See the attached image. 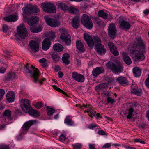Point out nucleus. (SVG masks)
Segmentation results:
<instances>
[{"label":"nucleus","mask_w":149,"mask_h":149,"mask_svg":"<svg viewBox=\"0 0 149 149\" xmlns=\"http://www.w3.org/2000/svg\"><path fill=\"white\" fill-rule=\"evenodd\" d=\"M84 37L88 46L93 47L95 45V48L97 53L101 55L105 54L106 50L104 46L101 43V40L98 36H94L92 38L89 34L85 33L84 34Z\"/></svg>","instance_id":"obj_1"},{"label":"nucleus","mask_w":149,"mask_h":149,"mask_svg":"<svg viewBox=\"0 0 149 149\" xmlns=\"http://www.w3.org/2000/svg\"><path fill=\"white\" fill-rule=\"evenodd\" d=\"M145 47L146 45L142 39L140 37L137 38L133 45L134 50L132 51L135 60L141 61L144 59L143 53L145 52Z\"/></svg>","instance_id":"obj_2"},{"label":"nucleus","mask_w":149,"mask_h":149,"mask_svg":"<svg viewBox=\"0 0 149 149\" xmlns=\"http://www.w3.org/2000/svg\"><path fill=\"white\" fill-rule=\"evenodd\" d=\"M24 67L25 71L27 73L30 74V77L33 79V81L34 82L36 83L37 81H39V83L42 84V82L45 81V78H43L41 80H39L38 78L39 76V71L38 69L36 68L33 65H31L28 63Z\"/></svg>","instance_id":"obj_3"},{"label":"nucleus","mask_w":149,"mask_h":149,"mask_svg":"<svg viewBox=\"0 0 149 149\" xmlns=\"http://www.w3.org/2000/svg\"><path fill=\"white\" fill-rule=\"evenodd\" d=\"M20 104L22 110L27 112L28 113L33 117H37L39 116L38 111L33 109L31 107L29 101L26 99L22 100L20 102Z\"/></svg>","instance_id":"obj_4"},{"label":"nucleus","mask_w":149,"mask_h":149,"mask_svg":"<svg viewBox=\"0 0 149 149\" xmlns=\"http://www.w3.org/2000/svg\"><path fill=\"white\" fill-rule=\"evenodd\" d=\"M59 31L61 33L60 38L65 42L66 45H70L71 40V37L68 34L67 30L65 28H62L59 29Z\"/></svg>","instance_id":"obj_5"},{"label":"nucleus","mask_w":149,"mask_h":149,"mask_svg":"<svg viewBox=\"0 0 149 149\" xmlns=\"http://www.w3.org/2000/svg\"><path fill=\"white\" fill-rule=\"evenodd\" d=\"M106 66L108 69L111 70L115 73L121 72L123 70V68L120 64L116 65L111 61H109L106 64Z\"/></svg>","instance_id":"obj_6"},{"label":"nucleus","mask_w":149,"mask_h":149,"mask_svg":"<svg viewBox=\"0 0 149 149\" xmlns=\"http://www.w3.org/2000/svg\"><path fill=\"white\" fill-rule=\"evenodd\" d=\"M81 22L84 26L87 29H91L93 26L91 18L87 15L84 14L81 18Z\"/></svg>","instance_id":"obj_7"},{"label":"nucleus","mask_w":149,"mask_h":149,"mask_svg":"<svg viewBox=\"0 0 149 149\" xmlns=\"http://www.w3.org/2000/svg\"><path fill=\"white\" fill-rule=\"evenodd\" d=\"M41 6L45 12L51 13L56 12V8L53 4L49 2L44 3L41 4Z\"/></svg>","instance_id":"obj_8"},{"label":"nucleus","mask_w":149,"mask_h":149,"mask_svg":"<svg viewBox=\"0 0 149 149\" xmlns=\"http://www.w3.org/2000/svg\"><path fill=\"white\" fill-rule=\"evenodd\" d=\"M17 35L22 39H24L28 35L27 31L23 24H20L17 27Z\"/></svg>","instance_id":"obj_9"},{"label":"nucleus","mask_w":149,"mask_h":149,"mask_svg":"<svg viewBox=\"0 0 149 149\" xmlns=\"http://www.w3.org/2000/svg\"><path fill=\"white\" fill-rule=\"evenodd\" d=\"M23 12L26 14L37 13L39 12V9L36 6H33L30 5H27L25 8L22 9Z\"/></svg>","instance_id":"obj_10"},{"label":"nucleus","mask_w":149,"mask_h":149,"mask_svg":"<svg viewBox=\"0 0 149 149\" xmlns=\"http://www.w3.org/2000/svg\"><path fill=\"white\" fill-rule=\"evenodd\" d=\"M136 104L132 103L125 111L124 114L126 116L127 119H131L134 116V109L135 108Z\"/></svg>","instance_id":"obj_11"},{"label":"nucleus","mask_w":149,"mask_h":149,"mask_svg":"<svg viewBox=\"0 0 149 149\" xmlns=\"http://www.w3.org/2000/svg\"><path fill=\"white\" fill-rule=\"evenodd\" d=\"M118 22L120 24L119 27L123 30H128L131 26L130 23L125 21L122 17H120Z\"/></svg>","instance_id":"obj_12"},{"label":"nucleus","mask_w":149,"mask_h":149,"mask_svg":"<svg viewBox=\"0 0 149 149\" xmlns=\"http://www.w3.org/2000/svg\"><path fill=\"white\" fill-rule=\"evenodd\" d=\"M131 94L137 96H140L141 95L142 90L141 88H139L138 86L134 82L131 84Z\"/></svg>","instance_id":"obj_13"},{"label":"nucleus","mask_w":149,"mask_h":149,"mask_svg":"<svg viewBox=\"0 0 149 149\" xmlns=\"http://www.w3.org/2000/svg\"><path fill=\"white\" fill-rule=\"evenodd\" d=\"M72 76L74 80L78 82L83 83L84 81L85 77L84 75L76 72H72Z\"/></svg>","instance_id":"obj_14"},{"label":"nucleus","mask_w":149,"mask_h":149,"mask_svg":"<svg viewBox=\"0 0 149 149\" xmlns=\"http://www.w3.org/2000/svg\"><path fill=\"white\" fill-rule=\"evenodd\" d=\"M116 29L114 24L111 23L108 28V34L110 37L114 38L116 37Z\"/></svg>","instance_id":"obj_15"},{"label":"nucleus","mask_w":149,"mask_h":149,"mask_svg":"<svg viewBox=\"0 0 149 149\" xmlns=\"http://www.w3.org/2000/svg\"><path fill=\"white\" fill-rule=\"evenodd\" d=\"M76 106L79 107V108H80L81 109L83 106L87 108V109L85 111V112H86L87 113L88 115L91 117H92L93 116L95 115V112L93 109H92L90 105H85L83 104V106H82L80 104H76Z\"/></svg>","instance_id":"obj_16"},{"label":"nucleus","mask_w":149,"mask_h":149,"mask_svg":"<svg viewBox=\"0 0 149 149\" xmlns=\"http://www.w3.org/2000/svg\"><path fill=\"white\" fill-rule=\"evenodd\" d=\"M44 18L47 24L52 27H56L58 24V21L55 19H51L47 16H45Z\"/></svg>","instance_id":"obj_17"},{"label":"nucleus","mask_w":149,"mask_h":149,"mask_svg":"<svg viewBox=\"0 0 149 149\" xmlns=\"http://www.w3.org/2000/svg\"><path fill=\"white\" fill-rule=\"evenodd\" d=\"M108 46L111 52L115 56H117L119 55V52L117 50V47L115 46L114 43L111 42H109L108 43Z\"/></svg>","instance_id":"obj_18"},{"label":"nucleus","mask_w":149,"mask_h":149,"mask_svg":"<svg viewBox=\"0 0 149 149\" xmlns=\"http://www.w3.org/2000/svg\"><path fill=\"white\" fill-rule=\"evenodd\" d=\"M29 45L32 50L35 52L39 51V44L38 42L35 40H32L29 42Z\"/></svg>","instance_id":"obj_19"},{"label":"nucleus","mask_w":149,"mask_h":149,"mask_svg":"<svg viewBox=\"0 0 149 149\" xmlns=\"http://www.w3.org/2000/svg\"><path fill=\"white\" fill-rule=\"evenodd\" d=\"M104 69L103 68L101 67H97L93 69L92 71V74L94 77H96L100 74L103 73Z\"/></svg>","instance_id":"obj_20"},{"label":"nucleus","mask_w":149,"mask_h":149,"mask_svg":"<svg viewBox=\"0 0 149 149\" xmlns=\"http://www.w3.org/2000/svg\"><path fill=\"white\" fill-rule=\"evenodd\" d=\"M116 81L123 86H125L128 84V82L126 78L123 76H119L118 77Z\"/></svg>","instance_id":"obj_21"},{"label":"nucleus","mask_w":149,"mask_h":149,"mask_svg":"<svg viewBox=\"0 0 149 149\" xmlns=\"http://www.w3.org/2000/svg\"><path fill=\"white\" fill-rule=\"evenodd\" d=\"M38 123L36 120H30L25 123L23 126L22 128L24 130H27L29 127L34 124Z\"/></svg>","instance_id":"obj_22"},{"label":"nucleus","mask_w":149,"mask_h":149,"mask_svg":"<svg viewBox=\"0 0 149 149\" xmlns=\"http://www.w3.org/2000/svg\"><path fill=\"white\" fill-rule=\"evenodd\" d=\"M17 78V73L13 72H11L10 73L7 74L3 78V81H6L14 79Z\"/></svg>","instance_id":"obj_23"},{"label":"nucleus","mask_w":149,"mask_h":149,"mask_svg":"<svg viewBox=\"0 0 149 149\" xmlns=\"http://www.w3.org/2000/svg\"><path fill=\"white\" fill-rule=\"evenodd\" d=\"M11 112L9 110L5 111L3 113V118L4 119L6 122L9 121L11 119Z\"/></svg>","instance_id":"obj_24"},{"label":"nucleus","mask_w":149,"mask_h":149,"mask_svg":"<svg viewBox=\"0 0 149 149\" xmlns=\"http://www.w3.org/2000/svg\"><path fill=\"white\" fill-rule=\"evenodd\" d=\"M39 22V19L36 16L31 17L28 20L27 23L31 26L36 25Z\"/></svg>","instance_id":"obj_25"},{"label":"nucleus","mask_w":149,"mask_h":149,"mask_svg":"<svg viewBox=\"0 0 149 149\" xmlns=\"http://www.w3.org/2000/svg\"><path fill=\"white\" fill-rule=\"evenodd\" d=\"M51 43L48 39H45L42 42V48L45 51H46L49 49Z\"/></svg>","instance_id":"obj_26"},{"label":"nucleus","mask_w":149,"mask_h":149,"mask_svg":"<svg viewBox=\"0 0 149 149\" xmlns=\"http://www.w3.org/2000/svg\"><path fill=\"white\" fill-rule=\"evenodd\" d=\"M15 94L13 91H8L6 95V99L9 102H13L15 100Z\"/></svg>","instance_id":"obj_27"},{"label":"nucleus","mask_w":149,"mask_h":149,"mask_svg":"<svg viewBox=\"0 0 149 149\" xmlns=\"http://www.w3.org/2000/svg\"><path fill=\"white\" fill-rule=\"evenodd\" d=\"M3 19L8 22H14L17 19V17L15 15H12L4 17Z\"/></svg>","instance_id":"obj_28"},{"label":"nucleus","mask_w":149,"mask_h":149,"mask_svg":"<svg viewBox=\"0 0 149 149\" xmlns=\"http://www.w3.org/2000/svg\"><path fill=\"white\" fill-rule=\"evenodd\" d=\"M122 55L124 62L126 64L130 65L131 64L132 61L127 53L125 52H123L122 53Z\"/></svg>","instance_id":"obj_29"},{"label":"nucleus","mask_w":149,"mask_h":149,"mask_svg":"<svg viewBox=\"0 0 149 149\" xmlns=\"http://www.w3.org/2000/svg\"><path fill=\"white\" fill-rule=\"evenodd\" d=\"M72 26L75 29H78L79 26V20L78 17H75L72 19L71 23Z\"/></svg>","instance_id":"obj_30"},{"label":"nucleus","mask_w":149,"mask_h":149,"mask_svg":"<svg viewBox=\"0 0 149 149\" xmlns=\"http://www.w3.org/2000/svg\"><path fill=\"white\" fill-rule=\"evenodd\" d=\"M76 48L81 52H84L85 50L83 44L80 40H77L76 42Z\"/></svg>","instance_id":"obj_31"},{"label":"nucleus","mask_w":149,"mask_h":149,"mask_svg":"<svg viewBox=\"0 0 149 149\" xmlns=\"http://www.w3.org/2000/svg\"><path fill=\"white\" fill-rule=\"evenodd\" d=\"M70 57V55L68 53H65L63 55L62 58V61L63 63L66 65H68L70 63L69 58Z\"/></svg>","instance_id":"obj_32"},{"label":"nucleus","mask_w":149,"mask_h":149,"mask_svg":"<svg viewBox=\"0 0 149 149\" xmlns=\"http://www.w3.org/2000/svg\"><path fill=\"white\" fill-rule=\"evenodd\" d=\"M133 71L134 75L135 77H139L141 75V71L140 68L135 67L133 68Z\"/></svg>","instance_id":"obj_33"},{"label":"nucleus","mask_w":149,"mask_h":149,"mask_svg":"<svg viewBox=\"0 0 149 149\" xmlns=\"http://www.w3.org/2000/svg\"><path fill=\"white\" fill-rule=\"evenodd\" d=\"M108 87L107 84L106 83H102L97 85L95 87V90L97 91L103 90Z\"/></svg>","instance_id":"obj_34"},{"label":"nucleus","mask_w":149,"mask_h":149,"mask_svg":"<svg viewBox=\"0 0 149 149\" xmlns=\"http://www.w3.org/2000/svg\"><path fill=\"white\" fill-rule=\"evenodd\" d=\"M53 48L54 50L58 52H61L63 49V46L58 43L54 44L53 46Z\"/></svg>","instance_id":"obj_35"},{"label":"nucleus","mask_w":149,"mask_h":149,"mask_svg":"<svg viewBox=\"0 0 149 149\" xmlns=\"http://www.w3.org/2000/svg\"><path fill=\"white\" fill-rule=\"evenodd\" d=\"M98 15L99 17L103 18L105 19H107L108 17L107 13L104 12L103 10H100L98 12Z\"/></svg>","instance_id":"obj_36"},{"label":"nucleus","mask_w":149,"mask_h":149,"mask_svg":"<svg viewBox=\"0 0 149 149\" xmlns=\"http://www.w3.org/2000/svg\"><path fill=\"white\" fill-rule=\"evenodd\" d=\"M42 30V26H39L37 27H31L30 28L31 31L34 33H36L41 31Z\"/></svg>","instance_id":"obj_37"},{"label":"nucleus","mask_w":149,"mask_h":149,"mask_svg":"<svg viewBox=\"0 0 149 149\" xmlns=\"http://www.w3.org/2000/svg\"><path fill=\"white\" fill-rule=\"evenodd\" d=\"M58 8H60L62 10L64 11L67 10L68 8V7L67 5L63 3H58Z\"/></svg>","instance_id":"obj_38"},{"label":"nucleus","mask_w":149,"mask_h":149,"mask_svg":"<svg viewBox=\"0 0 149 149\" xmlns=\"http://www.w3.org/2000/svg\"><path fill=\"white\" fill-rule=\"evenodd\" d=\"M51 57L54 62H57L61 59V58L58 55L55 53H52V54Z\"/></svg>","instance_id":"obj_39"},{"label":"nucleus","mask_w":149,"mask_h":149,"mask_svg":"<svg viewBox=\"0 0 149 149\" xmlns=\"http://www.w3.org/2000/svg\"><path fill=\"white\" fill-rule=\"evenodd\" d=\"M67 11L69 13L73 14H77L79 11L76 8L71 6L68 7Z\"/></svg>","instance_id":"obj_40"},{"label":"nucleus","mask_w":149,"mask_h":149,"mask_svg":"<svg viewBox=\"0 0 149 149\" xmlns=\"http://www.w3.org/2000/svg\"><path fill=\"white\" fill-rule=\"evenodd\" d=\"M46 109H47V114L48 116H51L53 115L55 111V110L53 108H50L49 106H47L46 107Z\"/></svg>","instance_id":"obj_41"},{"label":"nucleus","mask_w":149,"mask_h":149,"mask_svg":"<svg viewBox=\"0 0 149 149\" xmlns=\"http://www.w3.org/2000/svg\"><path fill=\"white\" fill-rule=\"evenodd\" d=\"M55 37V33L51 31L49 32L48 34V37L46 39H48V40H53Z\"/></svg>","instance_id":"obj_42"},{"label":"nucleus","mask_w":149,"mask_h":149,"mask_svg":"<svg viewBox=\"0 0 149 149\" xmlns=\"http://www.w3.org/2000/svg\"><path fill=\"white\" fill-rule=\"evenodd\" d=\"M64 123L69 126H73L74 125V123L72 119L66 118L64 121Z\"/></svg>","instance_id":"obj_43"},{"label":"nucleus","mask_w":149,"mask_h":149,"mask_svg":"<svg viewBox=\"0 0 149 149\" xmlns=\"http://www.w3.org/2000/svg\"><path fill=\"white\" fill-rule=\"evenodd\" d=\"M53 88L56 90L58 91V92L61 93L62 94H63L64 95H65L66 96L68 97V95L67 94L65 93V92L63 91V90L60 89L59 88L57 87L55 85H53Z\"/></svg>","instance_id":"obj_44"},{"label":"nucleus","mask_w":149,"mask_h":149,"mask_svg":"<svg viewBox=\"0 0 149 149\" xmlns=\"http://www.w3.org/2000/svg\"><path fill=\"white\" fill-rule=\"evenodd\" d=\"M94 19L95 20L94 22L96 24L99 26L101 24L102 22L99 18L97 17H95L94 18Z\"/></svg>","instance_id":"obj_45"},{"label":"nucleus","mask_w":149,"mask_h":149,"mask_svg":"<svg viewBox=\"0 0 149 149\" xmlns=\"http://www.w3.org/2000/svg\"><path fill=\"white\" fill-rule=\"evenodd\" d=\"M82 145L80 143H76L72 145L73 146V149H81Z\"/></svg>","instance_id":"obj_46"},{"label":"nucleus","mask_w":149,"mask_h":149,"mask_svg":"<svg viewBox=\"0 0 149 149\" xmlns=\"http://www.w3.org/2000/svg\"><path fill=\"white\" fill-rule=\"evenodd\" d=\"M0 149H10L9 145L3 144L0 145Z\"/></svg>","instance_id":"obj_47"},{"label":"nucleus","mask_w":149,"mask_h":149,"mask_svg":"<svg viewBox=\"0 0 149 149\" xmlns=\"http://www.w3.org/2000/svg\"><path fill=\"white\" fill-rule=\"evenodd\" d=\"M5 93V91L3 89H0V100L2 99Z\"/></svg>","instance_id":"obj_48"},{"label":"nucleus","mask_w":149,"mask_h":149,"mask_svg":"<svg viewBox=\"0 0 149 149\" xmlns=\"http://www.w3.org/2000/svg\"><path fill=\"white\" fill-rule=\"evenodd\" d=\"M145 83L146 86L149 89V74L147 78L146 79Z\"/></svg>","instance_id":"obj_49"},{"label":"nucleus","mask_w":149,"mask_h":149,"mask_svg":"<svg viewBox=\"0 0 149 149\" xmlns=\"http://www.w3.org/2000/svg\"><path fill=\"white\" fill-rule=\"evenodd\" d=\"M114 101V99H112L111 97H108L107 98V102L108 103L113 104Z\"/></svg>","instance_id":"obj_50"},{"label":"nucleus","mask_w":149,"mask_h":149,"mask_svg":"<svg viewBox=\"0 0 149 149\" xmlns=\"http://www.w3.org/2000/svg\"><path fill=\"white\" fill-rule=\"evenodd\" d=\"M3 31L4 32H6L8 30V27L6 25L3 24Z\"/></svg>","instance_id":"obj_51"},{"label":"nucleus","mask_w":149,"mask_h":149,"mask_svg":"<svg viewBox=\"0 0 149 149\" xmlns=\"http://www.w3.org/2000/svg\"><path fill=\"white\" fill-rule=\"evenodd\" d=\"M66 139V137L63 134H62L59 137V140L62 141H64Z\"/></svg>","instance_id":"obj_52"},{"label":"nucleus","mask_w":149,"mask_h":149,"mask_svg":"<svg viewBox=\"0 0 149 149\" xmlns=\"http://www.w3.org/2000/svg\"><path fill=\"white\" fill-rule=\"evenodd\" d=\"M98 134L101 135H107V133L102 130H99L98 132Z\"/></svg>","instance_id":"obj_53"},{"label":"nucleus","mask_w":149,"mask_h":149,"mask_svg":"<svg viewBox=\"0 0 149 149\" xmlns=\"http://www.w3.org/2000/svg\"><path fill=\"white\" fill-rule=\"evenodd\" d=\"M42 103L41 102H38L36 105V107L37 109H39L42 107Z\"/></svg>","instance_id":"obj_54"},{"label":"nucleus","mask_w":149,"mask_h":149,"mask_svg":"<svg viewBox=\"0 0 149 149\" xmlns=\"http://www.w3.org/2000/svg\"><path fill=\"white\" fill-rule=\"evenodd\" d=\"M6 71V68L3 67H0V73L3 74Z\"/></svg>","instance_id":"obj_55"},{"label":"nucleus","mask_w":149,"mask_h":149,"mask_svg":"<svg viewBox=\"0 0 149 149\" xmlns=\"http://www.w3.org/2000/svg\"><path fill=\"white\" fill-rule=\"evenodd\" d=\"M111 146V143H108L104 144L102 147L103 148H109Z\"/></svg>","instance_id":"obj_56"},{"label":"nucleus","mask_w":149,"mask_h":149,"mask_svg":"<svg viewBox=\"0 0 149 149\" xmlns=\"http://www.w3.org/2000/svg\"><path fill=\"white\" fill-rule=\"evenodd\" d=\"M97 126L95 124H92L88 126V127L90 129H93L94 127Z\"/></svg>","instance_id":"obj_57"},{"label":"nucleus","mask_w":149,"mask_h":149,"mask_svg":"<svg viewBox=\"0 0 149 149\" xmlns=\"http://www.w3.org/2000/svg\"><path fill=\"white\" fill-rule=\"evenodd\" d=\"M47 60L45 58H43L41 59H40L39 60V62L41 63H45L46 62Z\"/></svg>","instance_id":"obj_58"},{"label":"nucleus","mask_w":149,"mask_h":149,"mask_svg":"<svg viewBox=\"0 0 149 149\" xmlns=\"http://www.w3.org/2000/svg\"><path fill=\"white\" fill-rule=\"evenodd\" d=\"M54 68V70L56 71H59L61 70L60 67L58 65H55Z\"/></svg>","instance_id":"obj_59"},{"label":"nucleus","mask_w":149,"mask_h":149,"mask_svg":"<svg viewBox=\"0 0 149 149\" xmlns=\"http://www.w3.org/2000/svg\"><path fill=\"white\" fill-rule=\"evenodd\" d=\"M89 147L90 149H95V145L94 144H89Z\"/></svg>","instance_id":"obj_60"},{"label":"nucleus","mask_w":149,"mask_h":149,"mask_svg":"<svg viewBox=\"0 0 149 149\" xmlns=\"http://www.w3.org/2000/svg\"><path fill=\"white\" fill-rule=\"evenodd\" d=\"M58 77L61 78L63 76V74L61 71H59L58 72Z\"/></svg>","instance_id":"obj_61"},{"label":"nucleus","mask_w":149,"mask_h":149,"mask_svg":"<svg viewBox=\"0 0 149 149\" xmlns=\"http://www.w3.org/2000/svg\"><path fill=\"white\" fill-rule=\"evenodd\" d=\"M111 95V92H110L109 91H107V92H106L105 93V95L106 96H107V97L110 96Z\"/></svg>","instance_id":"obj_62"},{"label":"nucleus","mask_w":149,"mask_h":149,"mask_svg":"<svg viewBox=\"0 0 149 149\" xmlns=\"http://www.w3.org/2000/svg\"><path fill=\"white\" fill-rule=\"evenodd\" d=\"M145 124L144 123H142L140 124L139 126V127L140 128H144L145 127Z\"/></svg>","instance_id":"obj_63"},{"label":"nucleus","mask_w":149,"mask_h":149,"mask_svg":"<svg viewBox=\"0 0 149 149\" xmlns=\"http://www.w3.org/2000/svg\"><path fill=\"white\" fill-rule=\"evenodd\" d=\"M143 13L146 15H148L149 13V9H148L144 10Z\"/></svg>","instance_id":"obj_64"}]
</instances>
